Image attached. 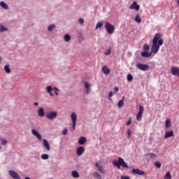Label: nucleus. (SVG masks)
Listing matches in <instances>:
<instances>
[{
  "label": "nucleus",
  "mask_w": 179,
  "mask_h": 179,
  "mask_svg": "<svg viewBox=\"0 0 179 179\" xmlns=\"http://www.w3.org/2000/svg\"><path fill=\"white\" fill-rule=\"evenodd\" d=\"M163 43H164V41L162 38V34H156L152 40L151 52L154 55L157 54L159 50H160V46L163 45Z\"/></svg>",
  "instance_id": "nucleus-1"
},
{
  "label": "nucleus",
  "mask_w": 179,
  "mask_h": 179,
  "mask_svg": "<svg viewBox=\"0 0 179 179\" xmlns=\"http://www.w3.org/2000/svg\"><path fill=\"white\" fill-rule=\"evenodd\" d=\"M113 164L115 167H117V169H121L123 167V169H129V166L128 164H127V162L122 159L121 157H118V161H113Z\"/></svg>",
  "instance_id": "nucleus-2"
},
{
  "label": "nucleus",
  "mask_w": 179,
  "mask_h": 179,
  "mask_svg": "<svg viewBox=\"0 0 179 179\" xmlns=\"http://www.w3.org/2000/svg\"><path fill=\"white\" fill-rule=\"evenodd\" d=\"M105 29L108 34H113L115 31V27L108 22H105Z\"/></svg>",
  "instance_id": "nucleus-3"
},
{
  "label": "nucleus",
  "mask_w": 179,
  "mask_h": 179,
  "mask_svg": "<svg viewBox=\"0 0 179 179\" xmlns=\"http://www.w3.org/2000/svg\"><path fill=\"white\" fill-rule=\"evenodd\" d=\"M45 117L48 118V120H51L52 121L53 120H55L57 117H58V113L55 111H50L46 113Z\"/></svg>",
  "instance_id": "nucleus-4"
},
{
  "label": "nucleus",
  "mask_w": 179,
  "mask_h": 179,
  "mask_svg": "<svg viewBox=\"0 0 179 179\" xmlns=\"http://www.w3.org/2000/svg\"><path fill=\"white\" fill-rule=\"evenodd\" d=\"M143 110H144L143 106L140 105L139 106V111L136 115L137 121H141V120H142V117H143Z\"/></svg>",
  "instance_id": "nucleus-5"
},
{
  "label": "nucleus",
  "mask_w": 179,
  "mask_h": 179,
  "mask_svg": "<svg viewBox=\"0 0 179 179\" xmlns=\"http://www.w3.org/2000/svg\"><path fill=\"white\" fill-rule=\"evenodd\" d=\"M71 119L73 122V129H75V128L76 127V120H78V115H76V113L73 112L71 114Z\"/></svg>",
  "instance_id": "nucleus-6"
},
{
  "label": "nucleus",
  "mask_w": 179,
  "mask_h": 179,
  "mask_svg": "<svg viewBox=\"0 0 179 179\" xmlns=\"http://www.w3.org/2000/svg\"><path fill=\"white\" fill-rule=\"evenodd\" d=\"M171 73H172L173 76H178V78H179V68L176 66H172L171 69Z\"/></svg>",
  "instance_id": "nucleus-7"
},
{
  "label": "nucleus",
  "mask_w": 179,
  "mask_h": 179,
  "mask_svg": "<svg viewBox=\"0 0 179 179\" xmlns=\"http://www.w3.org/2000/svg\"><path fill=\"white\" fill-rule=\"evenodd\" d=\"M8 174L13 179H22L20 176H19V174H17L15 171H9Z\"/></svg>",
  "instance_id": "nucleus-8"
},
{
  "label": "nucleus",
  "mask_w": 179,
  "mask_h": 179,
  "mask_svg": "<svg viewBox=\"0 0 179 179\" xmlns=\"http://www.w3.org/2000/svg\"><path fill=\"white\" fill-rule=\"evenodd\" d=\"M137 68L141 71H147V69H149V65L138 63L137 64Z\"/></svg>",
  "instance_id": "nucleus-9"
},
{
  "label": "nucleus",
  "mask_w": 179,
  "mask_h": 179,
  "mask_svg": "<svg viewBox=\"0 0 179 179\" xmlns=\"http://www.w3.org/2000/svg\"><path fill=\"white\" fill-rule=\"evenodd\" d=\"M132 173L133 174H137L138 176H145V171L138 169H132Z\"/></svg>",
  "instance_id": "nucleus-10"
},
{
  "label": "nucleus",
  "mask_w": 179,
  "mask_h": 179,
  "mask_svg": "<svg viewBox=\"0 0 179 179\" xmlns=\"http://www.w3.org/2000/svg\"><path fill=\"white\" fill-rule=\"evenodd\" d=\"M85 153V148L83 147H78L76 150L77 156H82Z\"/></svg>",
  "instance_id": "nucleus-11"
},
{
  "label": "nucleus",
  "mask_w": 179,
  "mask_h": 179,
  "mask_svg": "<svg viewBox=\"0 0 179 179\" xmlns=\"http://www.w3.org/2000/svg\"><path fill=\"white\" fill-rule=\"evenodd\" d=\"M95 167H96V169H98V171L99 173H101V174H104V173H106V171H104V169H103L102 166L99 165V162L96 163Z\"/></svg>",
  "instance_id": "nucleus-12"
},
{
  "label": "nucleus",
  "mask_w": 179,
  "mask_h": 179,
  "mask_svg": "<svg viewBox=\"0 0 179 179\" xmlns=\"http://www.w3.org/2000/svg\"><path fill=\"white\" fill-rule=\"evenodd\" d=\"M141 6L136 3V1H134L133 3L130 6V9H135V10H139Z\"/></svg>",
  "instance_id": "nucleus-13"
},
{
  "label": "nucleus",
  "mask_w": 179,
  "mask_h": 179,
  "mask_svg": "<svg viewBox=\"0 0 179 179\" xmlns=\"http://www.w3.org/2000/svg\"><path fill=\"white\" fill-rule=\"evenodd\" d=\"M32 134L38 139V141H41V135L38 134V131L35 129L31 130Z\"/></svg>",
  "instance_id": "nucleus-14"
},
{
  "label": "nucleus",
  "mask_w": 179,
  "mask_h": 179,
  "mask_svg": "<svg viewBox=\"0 0 179 179\" xmlns=\"http://www.w3.org/2000/svg\"><path fill=\"white\" fill-rule=\"evenodd\" d=\"M171 136H174V131H166L165 133V136H164L165 139L171 138Z\"/></svg>",
  "instance_id": "nucleus-15"
},
{
  "label": "nucleus",
  "mask_w": 179,
  "mask_h": 179,
  "mask_svg": "<svg viewBox=\"0 0 179 179\" xmlns=\"http://www.w3.org/2000/svg\"><path fill=\"white\" fill-rule=\"evenodd\" d=\"M102 72H103V73L105 75H110V69L107 67V66H103L102 68Z\"/></svg>",
  "instance_id": "nucleus-16"
},
{
  "label": "nucleus",
  "mask_w": 179,
  "mask_h": 179,
  "mask_svg": "<svg viewBox=\"0 0 179 179\" xmlns=\"http://www.w3.org/2000/svg\"><path fill=\"white\" fill-rule=\"evenodd\" d=\"M38 115L39 117H44L45 115V113L44 112V108H40L38 111Z\"/></svg>",
  "instance_id": "nucleus-17"
},
{
  "label": "nucleus",
  "mask_w": 179,
  "mask_h": 179,
  "mask_svg": "<svg viewBox=\"0 0 179 179\" xmlns=\"http://www.w3.org/2000/svg\"><path fill=\"white\" fill-rule=\"evenodd\" d=\"M43 142L45 148H46V150L49 152V150H50V143H48V141L43 139Z\"/></svg>",
  "instance_id": "nucleus-18"
},
{
  "label": "nucleus",
  "mask_w": 179,
  "mask_h": 179,
  "mask_svg": "<svg viewBox=\"0 0 179 179\" xmlns=\"http://www.w3.org/2000/svg\"><path fill=\"white\" fill-rule=\"evenodd\" d=\"M152 55V52H148L146 51H144V52H141V56L143 57V58H149V57H150Z\"/></svg>",
  "instance_id": "nucleus-19"
},
{
  "label": "nucleus",
  "mask_w": 179,
  "mask_h": 179,
  "mask_svg": "<svg viewBox=\"0 0 179 179\" xmlns=\"http://www.w3.org/2000/svg\"><path fill=\"white\" fill-rule=\"evenodd\" d=\"M87 139L85 137H80L78 139V143L79 145H85L86 143Z\"/></svg>",
  "instance_id": "nucleus-20"
},
{
  "label": "nucleus",
  "mask_w": 179,
  "mask_h": 179,
  "mask_svg": "<svg viewBox=\"0 0 179 179\" xmlns=\"http://www.w3.org/2000/svg\"><path fill=\"white\" fill-rule=\"evenodd\" d=\"M47 93L50 94V96H54V94H56V96H58V91L55 90H47Z\"/></svg>",
  "instance_id": "nucleus-21"
},
{
  "label": "nucleus",
  "mask_w": 179,
  "mask_h": 179,
  "mask_svg": "<svg viewBox=\"0 0 179 179\" xmlns=\"http://www.w3.org/2000/svg\"><path fill=\"white\" fill-rule=\"evenodd\" d=\"M0 6L3 8V9L8 10L9 9V6L6 5V3L3 1L0 2Z\"/></svg>",
  "instance_id": "nucleus-22"
},
{
  "label": "nucleus",
  "mask_w": 179,
  "mask_h": 179,
  "mask_svg": "<svg viewBox=\"0 0 179 179\" xmlns=\"http://www.w3.org/2000/svg\"><path fill=\"white\" fill-rule=\"evenodd\" d=\"M4 71L6 73H10V72H12L9 64H6V66H4Z\"/></svg>",
  "instance_id": "nucleus-23"
},
{
  "label": "nucleus",
  "mask_w": 179,
  "mask_h": 179,
  "mask_svg": "<svg viewBox=\"0 0 179 179\" xmlns=\"http://www.w3.org/2000/svg\"><path fill=\"white\" fill-rule=\"evenodd\" d=\"M145 156H149L150 159H156L157 157V155L155 153H148L145 154Z\"/></svg>",
  "instance_id": "nucleus-24"
},
{
  "label": "nucleus",
  "mask_w": 179,
  "mask_h": 179,
  "mask_svg": "<svg viewBox=\"0 0 179 179\" xmlns=\"http://www.w3.org/2000/svg\"><path fill=\"white\" fill-rule=\"evenodd\" d=\"M72 174V177H73V178H79V173L76 171H73L71 172Z\"/></svg>",
  "instance_id": "nucleus-25"
},
{
  "label": "nucleus",
  "mask_w": 179,
  "mask_h": 179,
  "mask_svg": "<svg viewBox=\"0 0 179 179\" xmlns=\"http://www.w3.org/2000/svg\"><path fill=\"white\" fill-rule=\"evenodd\" d=\"M93 176L94 178L101 179V175L100 173H99V172L94 173Z\"/></svg>",
  "instance_id": "nucleus-26"
},
{
  "label": "nucleus",
  "mask_w": 179,
  "mask_h": 179,
  "mask_svg": "<svg viewBox=\"0 0 179 179\" xmlns=\"http://www.w3.org/2000/svg\"><path fill=\"white\" fill-rule=\"evenodd\" d=\"M64 41H71V36L68 34H65L64 36Z\"/></svg>",
  "instance_id": "nucleus-27"
},
{
  "label": "nucleus",
  "mask_w": 179,
  "mask_h": 179,
  "mask_svg": "<svg viewBox=\"0 0 179 179\" xmlns=\"http://www.w3.org/2000/svg\"><path fill=\"white\" fill-rule=\"evenodd\" d=\"M165 127L166 128H169V127H171V121H170V119H167L166 120Z\"/></svg>",
  "instance_id": "nucleus-28"
},
{
  "label": "nucleus",
  "mask_w": 179,
  "mask_h": 179,
  "mask_svg": "<svg viewBox=\"0 0 179 179\" xmlns=\"http://www.w3.org/2000/svg\"><path fill=\"white\" fill-rule=\"evenodd\" d=\"M135 20L137 23H141V22H142V18H141L139 14L136 15Z\"/></svg>",
  "instance_id": "nucleus-29"
},
{
  "label": "nucleus",
  "mask_w": 179,
  "mask_h": 179,
  "mask_svg": "<svg viewBox=\"0 0 179 179\" xmlns=\"http://www.w3.org/2000/svg\"><path fill=\"white\" fill-rule=\"evenodd\" d=\"M41 159L43 160H48V159H50V156L48 155H47V154H43L41 155Z\"/></svg>",
  "instance_id": "nucleus-30"
},
{
  "label": "nucleus",
  "mask_w": 179,
  "mask_h": 179,
  "mask_svg": "<svg viewBox=\"0 0 179 179\" xmlns=\"http://www.w3.org/2000/svg\"><path fill=\"white\" fill-rule=\"evenodd\" d=\"M164 179H171V173H170V171H168L166 175L164 176Z\"/></svg>",
  "instance_id": "nucleus-31"
},
{
  "label": "nucleus",
  "mask_w": 179,
  "mask_h": 179,
  "mask_svg": "<svg viewBox=\"0 0 179 179\" xmlns=\"http://www.w3.org/2000/svg\"><path fill=\"white\" fill-rule=\"evenodd\" d=\"M122 106H124V99L120 100L117 103V106L119 107V108H121V107H122Z\"/></svg>",
  "instance_id": "nucleus-32"
},
{
  "label": "nucleus",
  "mask_w": 179,
  "mask_h": 179,
  "mask_svg": "<svg viewBox=\"0 0 179 179\" xmlns=\"http://www.w3.org/2000/svg\"><path fill=\"white\" fill-rule=\"evenodd\" d=\"M101 27H103V22H99L96 24V30H97V29H101Z\"/></svg>",
  "instance_id": "nucleus-33"
},
{
  "label": "nucleus",
  "mask_w": 179,
  "mask_h": 179,
  "mask_svg": "<svg viewBox=\"0 0 179 179\" xmlns=\"http://www.w3.org/2000/svg\"><path fill=\"white\" fill-rule=\"evenodd\" d=\"M154 166H155V167H157V169H160V167H162V163H160V162H156L154 164Z\"/></svg>",
  "instance_id": "nucleus-34"
},
{
  "label": "nucleus",
  "mask_w": 179,
  "mask_h": 179,
  "mask_svg": "<svg viewBox=\"0 0 179 179\" xmlns=\"http://www.w3.org/2000/svg\"><path fill=\"white\" fill-rule=\"evenodd\" d=\"M0 31H8V28L3 27L2 24L0 25Z\"/></svg>",
  "instance_id": "nucleus-35"
},
{
  "label": "nucleus",
  "mask_w": 179,
  "mask_h": 179,
  "mask_svg": "<svg viewBox=\"0 0 179 179\" xmlns=\"http://www.w3.org/2000/svg\"><path fill=\"white\" fill-rule=\"evenodd\" d=\"M54 29H55V25L54 24H52V25H50L48 28V30L49 31H52L54 30Z\"/></svg>",
  "instance_id": "nucleus-36"
},
{
  "label": "nucleus",
  "mask_w": 179,
  "mask_h": 179,
  "mask_svg": "<svg viewBox=\"0 0 179 179\" xmlns=\"http://www.w3.org/2000/svg\"><path fill=\"white\" fill-rule=\"evenodd\" d=\"M132 79H134V76H132L131 74H128V75H127V80H128L129 82H131V80H132Z\"/></svg>",
  "instance_id": "nucleus-37"
},
{
  "label": "nucleus",
  "mask_w": 179,
  "mask_h": 179,
  "mask_svg": "<svg viewBox=\"0 0 179 179\" xmlns=\"http://www.w3.org/2000/svg\"><path fill=\"white\" fill-rule=\"evenodd\" d=\"M149 48H150L149 45L145 44V45H143V50H144V51H149Z\"/></svg>",
  "instance_id": "nucleus-38"
},
{
  "label": "nucleus",
  "mask_w": 179,
  "mask_h": 179,
  "mask_svg": "<svg viewBox=\"0 0 179 179\" xmlns=\"http://www.w3.org/2000/svg\"><path fill=\"white\" fill-rule=\"evenodd\" d=\"M132 134V131H131V129H128L127 130V135H128V138L129 139L131 138V135Z\"/></svg>",
  "instance_id": "nucleus-39"
},
{
  "label": "nucleus",
  "mask_w": 179,
  "mask_h": 179,
  "mask_svg": "<svg viewBox=\"0 0 179 179\" xmlns=\"http://www.w3.org/2000/svg\"><path fill=\"white\" fill-rule=\"evenodd\" d=\"M6 143H8V140H6V139H2L1 140V145L5 146V145H6Z\"/></svg>",
  "instance_id": "nucleus-40"
},
{
  "label": "nucleus",
  "mask_w": 179,
  "mask_h": 179,
  "mask_svg": "<svg viewBox=\"0 0 179 179\" xmlns=\"http://www.w3.org/2000/svg\"><path fill=\"white\" fill-rule=\"evenodd\" d=\"M78 22L80 24H83V23H85V20H83V18H80Z\"/></svg>",
  "instance_id": "nucleus-41"
},
{
  "label": "nucleus",
  "mask_w": 179,
  "mask_h": 179,
  "mask_svg": "<svg viewBox=\"0 0 179 179\" xmlns=\"http://www.w3.org/2000/svg\"><path fill=\"white\" fill-rule=\"evenodd\" d=\"M132 122V119L129 118L127 122L126 123V125L129 126L131 125V123Z\"/></svg>",
  "instance_id": "nucleus-42"
},
{
  "label": "nucleus",
  "mask_w": 179,
  "mask_h": 179,
  "mask_svg": "<svg viewBox=\"0 0 179 179\" xmlns=\"http://www.w3.org/2000/svg\"><path fill=\"white\" fill-rule=\"evenodd\" d=\"M111 54V49L108 50L106 52H105V55H110Z\"/></svg>",
  "instance_id": "nucleus-43"
},
{
  "label": "nucleus",
  "mask_w": 179,
  "mask_h": 179,
  "mask_svg": "<svg viewBox=\"0 0 179 179\" xmlns=\"http://www.w3.org/2000/svg\"><path fill=\"white\" fill-rule=\"evenodd\" d=\"M85 87L86 90H89V83H85Z\"/></svg>",
  "instance_id": "nucleus-44"
},
{
  "label": "nucleus",
  "mask_w": 179,
  "mask_h": 179,
  "mask_svg": "<svg viewBox=\"0 0 179 179\" xmlns=\"http://www.w3.org/2000/svg\"><path fill=\"white\" fill-rule=\"evenodd\" d=\"M113 94H114L113 93V92H110L109 93L108 97H109V99H110V101H111V97H113Z\"/></svg>",
  "instance_id": "nucleus-45"
},
{
  "label": "nucleus",
  "mask_w": 179,
  "mask_h": 179,
  "mask_svg": "<svg viewBox=\"0 0 179 179\" xmlns=\"http://www.w3.org/2000/svg\"><path fill=\"white\" fill-rule=\"evenodd\" d=\"M67 132H68V129H64L63 130L62 135H66Z\"/></svg>",
  "instance_id": "nucleus-46"
},
{
  "label": "nucleus",
  "mask_w": 179,
  "mask_h": 179,
  "mask_svg": "<svg viewBox=\"0 0 179 179\" xmlns=\"http://www.w3.org/2000/svg\"><path fill=\"white\" fill-rule=\"evenodd\" d=\"M120 178H121V179H131V178H129V176H121Z\"/></svg>",
  "instance_id": "nucleus-47"
},
{
  "label": "nucleus",
  "mask_w": 179,
  "mask_h": 179,
  "mask_svg": "<svg viewBox=\"0 0 179 179\" xmlns=\"http://www.w3.org/2000/svg\"><path fill=\"white\" fill-rule=\"evenodd\" d=\"M46 90H52V87H51V85L48 86Z\"/></svg>",
  "instance_id": "nucleus-48"
},
{
  "label": "nucleus",
  "mask_w": 179,
  "mask_h": 179,
  "mask_svg": "<svg viewBox=\"0 0 179 179\" xmlns=\"http://www.w3.org/2000/svg\"><path fill=\"white\" fill-rule=\"evenodd\" d=\"M34 106H38V102H34Z\"/></svg>",
  "instance_id": "nucleus-49"
},
{
  "label": "nucleus",
  "mask_w": 179,
  "mask_h": 179,
  "mask_svg": "<svg viewBox=\"0 0 179 179\" xmlns=\"http://www.w3.org/2000/svg\"><path fill=\"white\" fill-rule=\"evenodd\" d=\"M53 90H59L57 87H55V88H53Z\"/></svg>",
  "instance_id": "nucleus-50"
},
{
  "label": "nucleus",
  "mask_w": 179,
  "mask_h": 179,
  "mask_svg": "<svg viewBox=\"0 0 179 179\" xmlns=\"http://www.w3.org/2000/svg\"><path fill=\"white\" fill-rule=\"evenodd\" d=\"M86 94H89V90H87L85 92Z\"/></svg>",
  "instance_id": "nucleus-51"
},
{
  "label": "nucleus",
  "mask_w": 179,
  "mask_h": 179,
  "mask_svg": "<svg viewBox=\"0 0 179 179\" xmlns=\"http://www.w3.org/2000/svg\"><path fill=\"white\" fill-rule=\"evenodd\" d=\"M1 61H2V57L0 56V64Z\"/></svg>",
  "instance_id": "nucleus-52"
},
{
  "label": "nucleus",
  "mask_w": 179,
  "mask_h": 179,
  "mask_svg": "<svg viewBox=\"0 0 179 179\" xmlns=\"http://www.w3.org/2000/svg\"><path fill=\"white\" fill-rule=\"evenodd\" d=\"M114 90H118V87H115V88H114Z\"/></svg>",
  "instance_id": "nucleus-53"
},
{
  "label": "nucleus",
  "mask_w": 179,
  "mask_h": 179,
  "mask_svg": "<svg viewBox=\"0 0 179 179\" xmlns=\"http://www.w3.org/2000/svg\"><path fill=\"white\" fill-rule=\"evenodd\" d=\"M122 99H125V96H123Z\"/></svg>",
  "instance_id": "nucleus-54"
},
{
  "label": "nucleus",
  "mask_w": 179,
  "mask_h": 179,
  "mask_svg": "<svg viewBox=\"0 0 179 179\" xmlns=\"http://www.w3.org/2000/svg\"><path fill=\"white\" fill-rule=\"evenodd\" d=\"M0 141H1V138H0Z\"/></svg>",
  "instance_id": "nucleus-55"
},
{
  "label": "nucleus",
  "mask_w": 179,
  "mask_h": 179,
  "mask_svg": "<svg viewBox=\"0 0 179 179\" xmlns=\"http://www.w3.org/2000/svg\"><path fill=\"white\" fill-rule=\"evenodd\" d=\"M0 149H1V147H0Z\"/></svg>",
  "instance_id": "nucleus-56"
}]
</instances>
